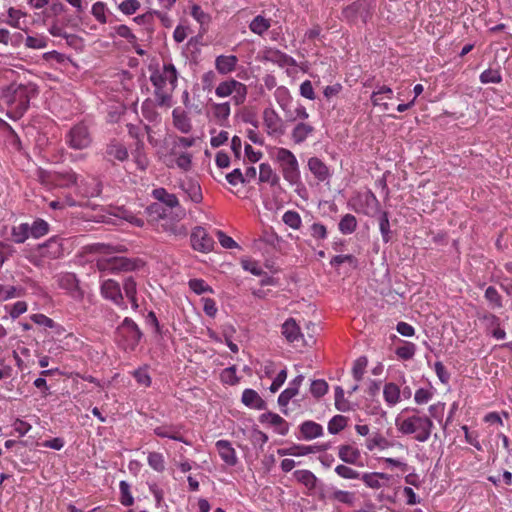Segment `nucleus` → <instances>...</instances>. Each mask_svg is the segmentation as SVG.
<instances>
[{"mask_svg":"<svg viewBox=\"0 0 512 512\" xmlns=\"http://www.w3.org/2000/svg\"><path fill=\"white\" fill-rule=\"evenodd\" d=\"M409 415H400L396 418V426L400 433L413 435L418 442H426L430 439L434 423L432 419L417 408L407 409Z\"/></svg>","mask_w":512,"mask_h":512,"instance_id":"nucleus-1","label":"nucleus"},{"mask_svg":"<svg viewBox=\"0 0 512 512\" xmlns=\"http://www.w3.org/2000/svg\"><path fill=\"white\" fill-rule=\"evenodd\" d=\"M150 81L155 88V95L159 104L168 105L177 83V72L174 65L165 63L162 70H157L151 74Z\"/></svg>","mask_w":512,"mask_h":512,"instance_id":"nucleus-2","label":"nucleus"},{"mask_svg":"<svg viewBox=\"0 0 512 512\" xmlns=\"http://www.w3.org/2000/svg\"><path fill=\"white\" fill-rule=\"evenodd\" d=\"M37 94L34 84H12L4 91L3 98L8 104L10 111L16 116H22L29 107L30 99Z\"/></svg>","mask_w":512,"mask_h":512,"instance_id":"nucleus-3","label":"nucleus"},{"mask_svg":"<svg viewBox=\"0 0 512 512\" xmlns=\"http://www.w3.org/2000/svg\"><path fill=\"white\" fill-rule=\"evenodd\" d=\"M275 161L278 164L284 181H287L290 185H298L301 183L299 162L291 150L287 148H277L275 151Z\"/></svg>","mask_w":512,"mask_h":512,"instance_id":"nucleus-4","label":"nucleus"},{"mask_svg":"<svg viewBox=\"0 0 512 512\" xmlns=\"http://www.w3.org/2000/svg\"><path fill=\"white\" fill-rule=\"evenodd\" d=\"M116 341L126 351H134L143 336L139 326L130 317H125L116 329Z\"/></svg>","mask_w":512,"mask_h":512,"instance_id":"nucleus-5","label":"nucleus"},{"mask_svg":"<svg viewBox=\"0 0 512 512\" xmlns=\"http://www.w3.org/2000/svg\"><path fill=\"white\" fill-rule=\"evenodd\" d=\"M65 144L73 150H85L93 143L89 127L85 123L73 125L64 137Z\"/></svg>","mask_w":512,"mask_h":512,"instance_id":"nucleus-6","label":"nucleus"},{"mask_svg":"<svg viewBox=\"0 0 512 512\" xmlns=\"http://www.w3.org/2000/svg\"><path fill=\"white\" fill-rule=\"evenodd\" d=\"M215 93L220 98L231 96L234 105L244 104L247 98L248 88L243 82L236 79L223 80L218 84Z\"/></svg>","mask_w":512,"mask_h":512,"instance_id":"nucleus-7","label":"nucleus"},{"mask_svg":"<svg viewBox=\"0 0 512 512\" xmlns=\"http://www.w3.org/2000/svg\"><path fill=\"white\" fill-rule=\"evenodd\" d=\"M375 7V0H356L346 6L343 11V17L350 23H367L371 18Z\"/></svg>","mask_w":512,"mask_h":512,"instance_id":"nucleus-8","label":"nucleus"},{"mask_svg":"<svg viewBox=\"0 0 512 512\" xmlns=\"http://www.w3.org/2000/svg\"><path fill=\"white\" fill-rule=\"evenodd\" d=\"M97 267L101 272L107 273H120L133 271L135 263L125 257H110L103 258L97 262Z\"/></svg>","mask_w":512,"mask_h":512,"instance_id":"nucleus-9","label":"nucleus"},{"mask_svg":"<svg viewBox=\"0 0 512 512\" xmlns=\"http://www.w3.org/2000/svg\"><path fill=\"white\" fill-rule=\"evenodd\" d=\"M263 126L269 136H282L285 133L283 119L271 107H266L262 112Z\"/></svg>","mask_w":512,"mask_h":512,"instance_id":"nucleus-10","label":"nucleus"},{"mask_svg":"<svg viewBox=\"0 0 512 512\" xmlns=\"http://www.w3.org/2000/svg\"><path fill=\"white\" fill-rule=\"evenodd\" d=\"M35 253L43 260L58 259L63 255V245L57 236L49 238L45 243L37 246Z\"/></svg>","mask_w":512,"mask_h":512,"instance_id":"nucleus-11","label":"nucleus"},{"mask_svg":"<svg viewBox=\"0 0 512 512\" xmlns=\"http://www.w3.org/2000/svg\"><path fill=\"white\" fill-rule=\"evenodd\" d=\"M190 243L194 250L209 253L214 249L215 241L205 228L197 226L190 234Z\"/></svg>","mask_w":512,"mask_h":512,"instance_id":"nucleus-12","label":"nucleus"},{"mask_svg":"<svg viewBox=\"0 0 512 512\" xmlns=\"http://www.w3.org/2000/svg\"><path fill=\"white\" fill-rule=\"evenodd\" d=\"M153 433L160 438H167L170 440L189 444L183 436V425L173 424L168 422H161L153 427Z\"/></svg>","mask_w":512,"mask_h":512,"instance_id":"nucleus-13","label":"nucleus"},{"mask_svg":"<svg viewBox=\"0 0 512 512\" xmlns=\"http://www.w3.org/2000/svg\"><path fill=\"white\" fill-rule=\"evenodd\" d=\"M101 294L104 298L111 300L122 309L127 308L124 296L121 292V286L118 281L107 279L101 283Z\"/></svg>","mask_w":512,"mask_h":512,"instance_id":"nucleus-14","label":"nucleus"},{"mask_svg":"<svg viewBox=\"0 0 512 512\" xmlns=\"http://www.w3.org/2000/svg\"><path fill=\"white\" fill-rule=\"evenodd\" d=\"M172 124L175 129L184 134H188L193 130V124L191 123V117L189 114L180 107H175L172 112Z\"/></svg>","mask_w":512,"mask_h":512,"instance_id":"nucleus-15","label":"nucleus"},{"mask_svg":"<svg viewBox=\"0 0 512 512\" xmlns=\"http://www.w3.org/2000/svg\"><path fill=\"white\" fill-rule=\"evenodd\" d=\"M360 480L369 489H381V487L389 486L391 475L379 472H366L362 474Z\"/></svg>","mask_w":512,"mask_h":512,"instance_id":"nucleus-16","label":"nucleus"},{"mask_svg":"<svg viewBox=\"0 0 512 512\" xmlns=\"http://www.w3.org/2000/svg\"><path fill=\"white\" fill-rule=\"evenodd\" d=\"M259 421L261 423L270 424L279 435L284 436L289 433V423L276 413L270 411L262 413L259 417Z\"/></svg>","mask_w":512,"mask_h":512,"instance_id":"nucleus-17","label":"nucleus"},{"mask_svg":"<svg viewBox=\"0 0 512 512\" xmlns=\"http://www.w3.org/2000/svg\"><path fill=\"white\" fill-rule=\"evenodd\" d=\"M338 457L343 463L358 465L361 459V452L355 445H340L338 447Z\"/></svg>","mask_w":512,"mask_h":512,"instance_id":"nucleus-18","label":"nucleus"},{"mask_svg":"<svg viewBox=\"0 0 512 512\" xmlns=\"http://www.w3.org/2000/svg\"><path fill=\"white\" fill-rule=\"evenodd\" d=\"M281 333L286 341L290 343L298 342L303 338L301 328L293 318H288L284 321L281 326Z\"/></svg>","mask_w":512,"mask_h":512,"instance_id":"nucleus-19","label":"nucleus"},{"mask_svg":"<svg viewBox=\"0 0 512 512\" xmlns=\"http://www.w3.org/2000/svg\"><path fill=\"white\" fill-rule=\"evenodd\" d=\"M393 98V89L389 86H377V89L373 90L370 95L371 103L374 106H380L382 110H389V103L384 102L383 99Z\"/></svg>","mask_w":512,"mask_h":512,"instance_id":"nucleus-20","label":"nucleus"},{"mask_svg":"<svg viewBox=\"0 0 512 512\" xmlns=\"http://www.w3.org/2000/svg\"><path fill=\"white\" fill-rule=\"evenodd\" d=\"M216 448L219 456L227 465L235 466L237 464L236 451L228 440L217 441Z\"/></svg>","mask_w":512,"mask_h":512,"instance_id":"nucleus-21","label":"nucleus"},{"mask_svg":"<svg viewBox=\"0 0 512 512\" xmlns=\"http://www.w3.org/2000/svg\"><path fill=\"white\" fill-rule=\"evenodd\" d=\"M238 58L235 55H220L215 60V68L221 75H228L236 70Z\"/></svg>","mask_w":512,"mask_h":512,"instance_id":"nucleus-22","label":"nucleus"},{"mask_svg":"<svg viewBox=\"0 0 512 512\" xmlns=\"http://www.w3.org/2000/svg\"><path fill=\"white\" fill-rule=\"evenodd\" d=\"M483 319L486 323V328L492 336L498 340H503L506 338V332L501 328V319L493 314L487 313L483 316Z\"/></svg>","mask_w":512,"mask_h":512,"instance_id":"nucleus-23","label":"nucleus"},{"mask_svg":"<svg viewBox=\"0 0 512 512\" xmlns=\"http://www.w3.org/2000/svg\"><path fill=\"white\" fill-rule=\"evenodd\" d=\"M180 189L186 193L188 198L194 203L203 201V192L197 180H186L180 184Z\"/></svg>","mask_w":512,"mask_h":512,"instance_id":"nucleus-24","label":"nucleus"},{"mask_svg":"<svg viewBox=\"0 0 512 512\" xmlns=\"http://www.w3.org/2000/svg\"><path fill=\"white\" fill-rule=\"evenodd\" d=\"M106 156L109 159H115L120 162H124L128 159L129 154L126 146L117 141H111L106 147Z\"/></svg>","mask_w":512,"mask_h":512,"instance_id":"nucleus-25","label":"nucleus"},{"mask_svg":"<svg viewBox=\"0 0 512 512\" xmlns=\"http://www.w3.org/2000/svg\"><path fill=\"white\" fill-rule=\"evenodd\" d=\"M300 432L305 440H313L321 437L324 430L321 424L312 420H307L301 424Z\"/></svg>","mask_w":512,"mask_h":512,"instance_id":"nucleus-26","label":"nucleus"},{"mask_svg":"<svg viewBox=\"0 0 512 512\" xmlns=\"http://www.w3.org/2000/svg\"><path fill=\"white\" fill-rule=\"evenodd\" d=\"M295 479L309 490V493L315 491L318 478L310 470H297L294 472Z\"/></svg>","mask_w":512,"mask_h":512,"instance_id":"nucleus-27","label":"nucleus"},{"mask_svg":"<svg viewBox=\"0 0 512 512\" xmlns=\"http://www.w3.org/2000/svg\"><path fill=\"white\" fill-rule=\"evenodd\" d=\"M308 167L318 181H326L329 178V169L319 158H310Z\"/></svg>","mask_w":512,"mask_h":512,"instance_id":"nucleus-28","label":"nucleus"},{"mask_svg":"<svg viewBox=\"0 0 512 512\" xmlns=\"http://www.w3.org/2000/svg\"><path fill=\"white\" fill-rule=\"evenodd\" d=\"M315 128L306 122H299L294 129H292V141L296 144H301L313 134Z\"/></svg>","mask_w":512,"mask_h":512,"instance_id":"nucleus-29","label":"nucleus"},{"mask_svg":"<svg viewBox=\"0 0 512 512\" xmlns=\"http://www.w3.org/2000/svg\"><path fill=\"white\" fill-rule=\"evenodd\" d=\"M382 394L388 406H395L401 400V390L396 383L384 384Z\"/></svg>","mask_w":512,"mask_h":512,"instance_id":"nucleus-30","label":"nucleus"},{"mask_svg":"<svg viewBox=\"0 0 512 512\" xmlns=\"http://www.w3.org/2000/svg\"><path fill=\"white\" fill-rule=\"evenodd\" d=\"M154 199L165 204L169 208H174L179 205L178 198L174 193H170L164 188H154L151 192Z\"/></svg>","mask_w":512,"mask_h":512,"instance_id":"nucleus-31","label":"nucleus"},{"mask_svg":"<svg viewBox=\"0 0 512 512\" xmlns=\"http://www.w3.org/2000/svg\"><path fill=\"white\" fill-rule=\"evenodd\" d=\"M55 187H72L77 183L78 176L71 169L54 172Z\"/></svg>","mask_w":512,"mask_h":512,"instance_id":"nucleus-32","label":"nucleus"},{"mask_svg":"<svg viewBox=\"0 0 512 512\" xmlns=\"http://www.w3.org/2000/svg\"><path fill=\"white\" fill-rule=\"evenodd\" d=\"M317 451H319L318 446L294 445L290 448L279 449L277 453L281 456L290 455L300 457L316 453Z\"/></svg>","mask_w":512,"mask_h":512,"instance_id":"nucleus-33","label":"nucleus"},{"mask_svg":"<svg viewBox=\"0 0 512 512\" xmlns=\"http://www.w3.org/2000/svg\"><path fill=\"white\" fill-rule=\"evenodd\" d=\"M241 400L244 405L255 409H263L265 406L264 400L252 388L243 390Z\"/></svg>","mask_w":512,"mask_h":512,"instance_id":"nucleus-34","label":"nucleus"},{"mask_svg":"<svg viewBox=\"0 0 512 512\" xmlns=\"http://www.w3.org/2000/svg\"><path fill=\"white\" fill-rule=\"evenodd\" d=\"M365 447L368 451H373L376 448L379 450H385L393 447V443L381 434L374 433L372 436L366 439Z\"/></svg>","mask_w":512,"mask_h":512,"instance_id":"nucleus-35","label":"nucleus"},{"mask_svg":"<svg viewBox=\"0 0 512 512\" xmlns=\"http://www.w3.org/2000/svg\"><path fill=\"white\" fill-rule=\"evenodd\" d=\"M123 290L126 297L129 299L133 310H137L139 308L138 298H137V282L133 277H127L123 282Z\"/></svg>","mask_w":512,"mask_h":512,"instance_id":"nucleus-36","label":"nucleus"},{"mask_svg":"<svg viewBox=\"0 0 512 512\" xmlns=\"http://www.w3.org/2000/svg\"><path fill=\"white\" fill-rule=\"evenodd\" d=\"M267 59L276 63L280 67H297V62L293 57L279 51H270Z\"/></svg>","mask_w":512,"mask_h":512,"instance_id":"nucleus-37","label":"nucleus"},{"mask_svg":"<svg viewBox=\"0 0 512 512\" xmlns=\"http://www.w3.org/2000/svg\"><path fill=\"white\" fill-rule=\"evenodd\" d=\"M308 234L313 240L320 244L328 238V229L326 225L316 221L308 226Z\"/></svg>","mask_w":512,"mask_h":512,"instance_id":"nucleus-38","label":"nucleus"},{"mask_svg":"<svg viewBox=\"0 0 512 512\" xmlns=\"http://www.w3.org/2000/svg\"><path fill=\"white\" fill-rule=\"evenodd\" d=\"M362 201L365 205V209L363 210L366 215H374L376 212L380 210V203L375 196V194L368 190L362 196Z\"/></svg>","mask_w":512,"mask_h":512,"instance_id":"nucleus-39","label":"nucleus"},{"mask_svg":"<svg viewBox=\"0 0 512 512\" xmlns=\"http://www.w3.org/2000/svg\"><path fill=\"white\" fill-rule=\"evenodd\" d=\"M259 181L261 183H269L270 185H278L279 177L268 163H262L259 166Z\"/></svg>","mask_w":512,"mask_h":512,"instance_id":"nucleus-40","label":"nucleus"},{"mask_svg":"<svg viewBox=\"0 0 512 512\" xmlns=\"http://www.w3.org/2000/svg\"><path fill=\"white\" fill-rule=\"evenodd\" d=\"M282 222L294 230H299L302 227L303 221L300 213L296 210H286L282 214Z\"/></svg>","mask_w":512,"mask_h":512,"instance_id":"nucleus-41","label":"nucleus"},{"mask_svg":"<svg viewBox=\"0 0 512 512\" xmlns=\"http://www.w3.org/2000/svg\"><path fill=\"white\" fill-rule=\"evenodd\" d=\"M339 231L344 235L352 234L357 228V219L353 214L347 213L338 223Z\"/></svg>","mask_w":512,"mask_h":512,"instance_id":"nucleus-42","label":"nucleus"},{"mask_svg":"<svg viewBox=\"0 0 512 512\" xmlns=\"http://www.w3.org/2000/svg\"><path fill=\"white\" fill-rule=\"evenodd\" d=\"M329 497L331 500L346 504L348 506H352L355 501L354 492H349V490H339V488H334Z\"/></svg>","mask_w":512,"mask_h":512,"instance_id":"nucleus-43","label":"nucleus"},{"mask_svg":"<svg viewBox=\"0 0 512 512\" xmlns=\"http://www.w3.org/2000/svg\"><path fill=\"white\" fill-rule=\"evenodd\" d=\"M29 229L30 225L28 223L13 226L11 231L13 241L17 244L24 243L31 236Z\"/></svg>","mask_w":512,"mask_h":512,"instance_id":"nucleus-44","label":"nucleus"},{"mask_svg":"<svg viewBox=\"0 0 512 512\" xmlns=\"http://www.w3.org/2000/svg\"><path fill=\"white\" fill-rule=\"evenodd\" d=\"M484 297L490 303L492 309H500L503 307V298L496 290L495 286H488L484 292Z\"/></svg>","mask_w":512,"mask_h":512,"instance_id":"nucleus-45","label":"nucleus"},{"mask_svg":"<svg viewBox=\"0 0 512 512\" xmlns=\"http://www.w3.org/2000/svg\"><path fill=\"white\" fill-rule=\"evenodd\" d=\"M49 228L50 227L47 221H45L42 218H37L36 220L33 221L32 225L30 226V235L33 238L38 239L48 234Z\"/></svg>","mask_w":512,"mask_h":512,"instance_id":"nucleus-46","label":"nucleus"},{"mask_svg":"<svg viewBox=\"0 0 512 512\" xmlns=\"http://www.w3.org/2000/svg\"><path fill=\"white\" fill-rule=\"evenodd\" d=\"M337 476L345 480H360L362 474L344 464L337 465L334 469Z\"/></svg>","mask_w":512,"mask_h":512,"instance_id":"nucleus-47","label":"nucleus"},{"mask_svg":"<svg viewBox=\"0 0 512 512\" xmlns=\"http://www.w3.org/2000/svg\"><path fill=\"white\" fill-rule=\"evenodd\" d=\"M147 463L155 472L162 473L165 470V460L159 452H150L147 456Z\"/></svg>","mask_w":512,"mask_h":512,"instance_id":"nucleus-48","label":"nucleus"},{"mask_svg":"<svg viewBox=\"0 0 512 512\" xmlns=\"http://www.w3.org/2000/svg\"><path fill=\"white\" fill-rule=\"evenodd\" d=\"M274 97L283 110L291 103V93L285 86H278L274 91Z\"/></svg>","mask_w":512,"mask_h":512,"instance_id":"nucleus-49","label":"nucleus"},{"mask_svg":"<svg viewBox=\"0 0 512 512\" xmlns=\"http://www.w3.org/2000/svg\"><path fill=\"white\" fill-rule=\"evenodd\" d=\"M379 230L383 242H389L391 240V225L389 224V214L386 211H383L380 215Z\"/></svg>","mask_w":512,"mask_h":512,"instance_id":"nucleus-50","label":"nucleus"},{"mask_svg":"<svg viewBox=\"0 0 512 512\" xmlns=\"http://www.w3.org/2000/svg\"><path fill=\"white\" fill-rule=\"evenodd\" d=\"M212 109L216 119L219 121L228 120L231 113L230 102L214 103Z\"/></svg>","mask_w":512,"mask_h":512,"instance_id":"nucleus-51","label":"nucleus"},{"mask_svg":"<svg viewBox=\"0 0 512 512\" xmlns=\"http://www.w3.org/2000/svg\"><path fill=\"white\" fill-rule=\"evenodd\" d=\"M191 16L200 24L203 30H206V26L211 20L209 14L205 13L199 5L194 4L191 7Z\"/></svg>","mask_w":512,"mask_h":512,"instance_id":"nucleus-52","label":"nucleus"},{"mask_svg":"<svg viewBox=\"0 0 512 512\" xmlns=\"http://www.w3.org/2000/svg\"><path fill=\"white\" fill-rule=\"evenodd\" d=\"M92 15L95 17V19L97 21H99L100 23H106L108 22V19H107V15H106V12H107V8H106V4L104 2H96L93 6H92ZM109 17L113 18V15L111 13H109ZM113 21V19H110L109 22L111 23Z\"/></svg>","mask_w":512,"mask_h":512,"instance_id":"nucleus-53","label":"nucleus"},{"mask_svg":"<svg viewBox=\"0 0 512 512\" xmlns=\"http://www.w3.org/2000/svg\"><path fill=\"white\" fill-rule=\"evenodd\" d=\"M120 502L124 506H132L134 504V497L131 492V486L126 481H121L119 484Z\"/></svg>","mask_w":512,"mask_h":512,"instance_id":"nucleus-54","label":"nucleus"},{"mask_svg":"<svg viewBox=\"0 0 512 512\" xmlns=\"http://www.w3.org/2000/svg\"><path fill=\"white\" fill-rule=\"evenodd\" d=\"M480 83H499L502 81V74L499 68L487 69L483 71L479 76Z\"/></svg>","mask_w":512,"mask_h":512,"instance_id":"nucleus-55","label":"nucleus"},{"mask_svg":"<svg viewBox=\"0 0 512 512\" xmlns=\"http://www.w3.org/2000/svg\"><path fill=\"white\" fill-rule=\"evenodd\" d=\"M347 425V418L343 415L333 416L328 423V431L331 434H337L342 431Z\"/></svg>","mask_w":512,"mask_h":512,"instance_id":"nucleus-56","label":"nucleus"},{"mask_svg":"<svg viewBox=\"0 0 512 512\" xmlns=\"http://www.w3.org/2000/svg\"><path fill=\"white\" fill-rule=\"evenodd\" d=\"M236 372L237 368L234 365L224 369L220 374L221 382L225 385H237L239 383V378L237 377Z\"/></svg>","mask_w":512,"mask_h":512,"instance_id":"nucleus-57","label":"nucleus"},{"mask_svg":"<svg viewBox=\"0 0 512 512\" xmlns=\"http://www.w3.org/2000/svg\"><path fill=\"white\" fill-rule=\"evenodd\" d=\"M270 19L261 15L256 16L250 23L251 32H265L270 28Z\"/></svg>","mask_w":512,"mask_h":512,"instance_id":"nucleus-58","label":"nucleus"},{"mask_svg":"<svg viewBox=\"0 0 512 512\" xmlns=\"http://www.w3.org/2000/svg\"><path fill=\"white\" fill-rule=\"evenodd\" d=\"M367 366V358L366 357H359L355 360L352 368V375L355 381L359 382L362 380L365 369Z\"/></svg>","mask_w":512,"mask_h":512,"instance_id":"nucleus-59","label":"nucleus"},{"mask_svg":"<svg viewBox=\"0 0 512 512\" xmlns=\"http://www.w3.org/2000/svg\"><path fill=\"white\" fill-rule=\"evenodd\" d=\"M188 287L197 294L213 293V288L202 279L188 281Z\"/></svg>","mask_w":512,"mask_h":512,"instance_id":"nucleus-60","label":"nucleus"},{"mask_svg":"<svg viewBox=\"0 0 512 512\" xmlns=\"http://www.w3.org/2000/svg\"><path fill=\"white\" fill-rule=\"evenodd\" d=\"M416 353V346L412 342H405L403 346H400L396 350V354L400 359L410 360Z\"/></svg>","mask_w":512,"mask_h":512,"instance_id":"nucleus-61","label":"nucleus"},{"mask_svg":"<svg viewBox=\"0 0 512 512\" xmlns=\"http://www.w3.org/2000/svg\"><path fill=\"white\" fill-rule=\"evenodd\" d=\"M143 146H144V144L142 141L137 142V147L133 154L135 162L137 164V167L142 171H144L148 165L147 158H146L145 154L143 153Z\"/></svg>","mask_w":512,"mask_h":512,"instance_id":"nucleus-62","label":"nucleus"},{"mask_svg":"<svg viewBox=\"0 0 512 512\" xmlns=\"http://www.w3.org/2000/svg\"><path fill=\"white\" fill-rule=\"evenodd\" d=\"M49 330L50 331L48 332V336H50V338L53 341L60 340L62 336H64V337H72L71 333L66 334L65 328L61 324H59V323H57L55 321H53V323L50 326Z\"/></svg>","mask_w":512,"mask_h":512,"instance_id":"nucleus-63","label":"nucleus"},{"mask_svg":"<svg viewBox=\"0 0 512 512\" xmlns=\"http://www.w3.org/2000/svg\"><path fill=\"white\" fill-rule=\"evenodd\" d=\"M328 391V384L324 380L313 381L310 387V392L317 398L326 395Z\"/></svg>","mask_w":512,"mask_h":512,"instance_id":"nucleus-64","label":"nucleus"}]
</instances>
